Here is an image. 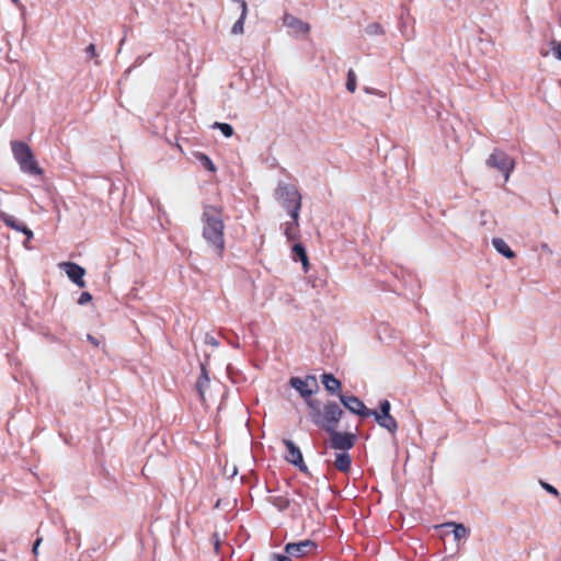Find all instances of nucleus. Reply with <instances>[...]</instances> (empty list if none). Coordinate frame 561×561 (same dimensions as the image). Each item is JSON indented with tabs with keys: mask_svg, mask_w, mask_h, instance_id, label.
Returning a JSON list of instances; mask_svg holds the SVG:
<instances>
[{
	"mask_svg": "<svg viewBox=\"0 0 561 561\" xmlns=\"http://www.w3.org/2000/svg\"><path fill=\"white\" fill-rule=\"evenodd\" d=\"M201 221L203 238L218 255H222L226 248L222 207L204 204Z\"/></svg>",
	"mask_w": 561,
	"mask_h": 561,
	"instance_id": "1",
	"label": "nucleus"
},
{
	"mask_svg": "<svg viewBox=\"0 0 561 561\" xmlns=\"http://www.w3.org/2000/svg\"><path fill=\"white\" fill-rule=\"evenodd\" d=\"M11 149L20 170L31 176H42L44 171L38 165L31 147L19 140L11 141Z\"/></svg>",
	"mask_w": 561,
	"mask_h": 561,
	"instance_id": "2",
	"label": "nucleus"
},
{
	"mask_svg": "<svg viewBox=\"0 0 561 561\" xmlns=\"http://www.w3.org/2000/svg\"><path fill=\"white\" fill-rule=\"evenodd\" d=\"M275 197L291 219L299 220L301 195L295 185L279 182L275 190Z\"/></svg>",
	"mask_w": 561,
	"mask_h": 561,
	"instance_id": "3",
	"label": "nucleus"
},
{
	"mask_svg": "<svg viewBox=\"0 0 561 561\" xmlns=\"http://www.w3.org/2000/svg\"><path fill=\"white\" fill-rule=\"evenodd\" d=\"M486 165L503 173L505 181L508 180L514 170L515 161L507 153L500 149H494L486 160Z\"/></svg>",
	"mask_w": 561,
	"mask_h": 561,
	"instance_id": "4",
	"label": "nucleus"
},
{
	"mask_svg": "<svg viewBox=\"0 0 561 561\" xmlns=\"http://www.w3.org/2000/svg\"><path fill=\"white\" fill-rule=\"evenodd\" d=\"M344 414L343 409L335 401H328L323 407L322 430L325 433L336 430Z\"/></svg>",
	"mask_w": 561,
	"mask_h": 561,
	"instance_id": "5",
	"label": "nucleus"
},
{
	"mask_svg": "<svg viewBox=\"0 0 561 561\" xmlns=\"http://www.w3.org/2000/svg\"><path fill=\"white\" fill-rule=\"evenodd\" d=\"M330 436V447L335 450L348 451L356 443L357 435L352 432H339L332 430L328 433Z\"/></svg>",
	"mask_w": 561,
	"mask_h": 561,
	"instance_id": "6",
	"label": "nucleus"
},
{
	"mask_svg": "<svg viewBox=\"0 0 561 561\" xmlns=\"http://www.w3.org/2000/svg\"><path fill=\"white\" fill-rule=\"evenodd\" d=\"M318 543L313 540L306 539L298 542H288L284 547V552L294 558H302L310 553L317 552Z\"/></svg>",
	"mask_w": 561,
	"mask_h": 561,
	"instance_id": "7",
	"label": "nucleus"
},
{
	"mask_svg": "<svg viewBox=\"0 0 561 561\" xmlns=\"http://www.w3.org/2000/svg\"><path fill=\"white\" fill-rule=\"evenodd\" d=\"M340 402L343 404L345 409H347L351 413L356 414L360 417H369L370 409H368L364 402L354 394H339Z\"/></svg>",
	"mask_w": 561,
	"mask_h": 561,
	"instance_id": "8",
	"label": "nucleus"
},
{
	"mask_svg": "<svg viewBox=\"0 0 561 561\" xmlns=\"http://www.w3.org/2000/svg\"><path fill=\"white\" fill-rule=\"evenodd\" d=\"M310 382L316 389H318V383L314 376H307L306 379L300 377H291L288 381L289 386L294 388L302 399L311 398L316 391L310 387Z\"/></svg>",
	"mask_w": 561,
	"mask_h": 561,
	"instance_id": "9",
	"label": "nucleus"
},
{
	"mask_svg": "<svg viewBox=\"0 0 561 561\" xmlns=\"http://www.w3.org/2000/svg\"><path fill=\"white\" fill-rule=\"evenodd\" d=\"M0 221H2L7 227L22 232L26 237L23 244L27 248V242L33 238V231L23 221H20L14 216L3 210H0Z\"/></svg>",
	"mask_w": 561,
	"mask_h": 561,
	"instance_id": "10",
	"label": "nucleus"
},
{
	"mask_svg": "<svg viewBox=\"0 0 561 561\" xmlns=\"http://www.w3.org/2000/svg\"><path fill=\"white\" fill-rule=\"evenodd\" d=\"M60 266L73 284L80 288L85 287V270L81 265L75 262H64L60 264Z\"/></svg>",
	"mask_w": 561,
	"mask_h": 561,
	"instance_id": "11",
	"label": "nucleus"
},
{
	"mask_svg": "<svg viewBox=\"0 0 561 561\" xmlns=\"http://www.w3.org/2000/svg\"><path fill=\"white\" fill-rule=\"evenodd\" d=\"M370 413L380 427L387 430L391 435L397 433L398 422L391 414H377L375 410H370Z\"/></svg>",
	"mask_w": 561,
	"mask_h": 561,
	"instance_id": "12",
	"label": "nucleus"
},
{
	"mask_svg": "<svg viewBox=\"0 0 561 561\" xmlns=\"http://www.w3.org/2000/svg\"><path fill=\"white\" fill-rule=\"evenodd\" d=\"M321 381L324 389L332 396H339L341 392L342 383L335 378V376L331 373H323L321 376Z\"/></svg>",
	"mask_w": 561,
	"mask_h": 561,
	"instance_id": "13",
	"label": "nucleus"
},
{
	"mask_svg": "<svg viewBox=\"0 0 561 561\" xmlns=\"http://www.w3.org/2000/svg\"><path fill=\"white\" fill-rule=\"evenodd\" d=\"M283 444L286 447L287 455L285 456L286 461L289 463H300L302 457V453L300 448L291 440V439H283Z\"/></svg>",
	"mask_w": 561,
	"mask_h": 561,
	"instance_id": "14",
	"label": "nucleus"
},
{
	"mask_svg": "<svg viewBox=\"0 0 561 561\" xmlns=\"http://www.w3.org/2000/svg\"><path fill=\"white\" fill-rule=\"evenodd\" d=\"M231 1L233 3H237L240 9V16L232 25L231 33L232 34H241V33H243V25H244V21H245L247 14H248V4H247L245 0H231Z\"/></svg>",
	"mask_w": 561,
	"mask_h": 561,
	"instance_id": "15",
	"label": "nucleus"
},
{
	"mask_svg": "<svg viewBox=\"0 0 561 561\" xmlns=\"http://www.w3.org/2000/svg\"><path fill=\"white\" fill-rule=\"evenodd\" d=\"M352 457L347 451L337 453L335 455L334 467L336 470L347 473L351 470Z\"/></svg>",
	"mask_w": 561,
	"mask_h": 561,
	"instance_id": "16",
	"label": "nucleus"
},
{
	"mask_svg": "<svg viewBox=\"0 0 561 561\" xmlns=\"http://www.w3.org/2000/svg\"><path fill=\"white\" fill-rule=\"evenodd\" d=\"M492 245L500 254L506 259H514L516 256L515 252L502 238H493Z\"/></svg>",
	"mask_w": 561,
	"mask_h": 561,
	"instance_id": "17",
	"label": "nucleus"
},
{
	"mask_svg": "<svg viewBox=\"0 0 561 561\" xmlns=\"http://www.w3.org/2000/svg\"><path fill=\"white\" fill-rule=\"evenodd\" d=\"M285 24L288 27L294 28L298 33H308L309 30H310V26H309L308 23L297 19L294 15H286L285 16Z\"/></svg>",
	"mask_w": 561,
	"mask_h": 561,
	"instance_id": "18",
	"label": "nucleus"
},
{
	"mask_svg": "<svg viewBox=\"0 0 561 561\" xmlns=\"http://www.w3.org/2000/svg\"><path fill=\"white\" fill-rule=\"evenodd\" d=\"M293 254L296 261H300L305 271L307 272V267L309 265L308 255L306 252V248L302 243L298 242L293 245Z\"/></svg>",
	"mask_w": 561,
	"mask_h": 561,
	"instance_id": "19",
	"label": "nucleus"
},
{
	"mask_svg": "<svg viewBox=\"0 0 561 561\" xmlns=\"http://www.w3.org/2000/svg\"><path fill=\"white\" fill-rule=\"evenodd\" d=\"M209 376L205 364H201V375L196 381V389L201 396L204 394V390L209 386Z\"/></svg>",
	"mask_w": 561,
	"mask_h": 561,
	"instance_id": "20",
	"label": "nucleus"
},
{
	"mask_svg": "<svg viewBox=\"0 0 561 561\" xmlns=\"http://www.w3.org/2000/svg\"><path fill=\"white\" fill-rule=\"evenodd\" d=\"M444 526L453 527V534H454V538L456 540L466 538L469 534L468 528L463 524H457V523L450 522V523H446Z\"/></svg>",
	"mask_w": 561,
	"mask_h": 561,
	"instance_id": "21",
	"label": "nucleus"
},
{
	"mask_svg": "<svg viewBox=\"0 0 561 561\" xmlns=\"http://www.w3.org/2000/svg\"><path fill=\"white\" fill-rule=\"evenodd\" d=\"M267 502L275 506L279 512H285L290 506V500L286 496H270Z\"/></svg>",
	"mask_w": 561,
	"mask_h": 561,
	"instance_id": "22",
	"label": "nucleus"
},
{
	"mask_svg": "<svg viewBox=\"0 0 561 561\" xmlns=\"http://www.w3.org/2000/svg\"><path fill=\"white\" fill-rule=\"evenodd\" d=\"M195 159L197 160V162L207 171L209 172H216V165L214 164V162L211 161V159L204 152H196L195 154Z\"/></svg>",
	"mask_w": 561,
	"mask_h": 561,
	"instance_id": "23",
	"label": "nucleus"
},
{
	"mask_svg": "<svg viewBox=\"0 0 561 561\" xmlns=\"http://www.w3.org/2000/svg\"><path fill=\"white\" fill-rule=\"evenodd\" d=\"M298 220H294L291 222L286 224L285 236L288 241H294L298 237Z\"/></svg>",
	"mask_w": 561,
	"mask_h": 561,
	"instance_id": "24",
	"label": "nucleus"
},
{
	"mask_svg": "<svg viewBox=\"0 0 561 561\" xmlns=\"http://www.w3.org/2000/svg\"><path fill=\"white\" fill-rule=\"evenodd\" d=\"M357 88V77L353 69H350L347 71V79H346V89L351 93H354Z\"/></svg>",
	"mask_w": 561,
	"mask_h": 561,
	"instance_id": "25",
	"label": "nucleus"
},
{
	"mask_svg": "<svg viewBox=\"0 0 561 561\" xmlns=\"http://www.w3.org/2000/svg\"><path fill=\"white\" fill-rule=\"evenodd\" d=\"M213 128L219 129L226 138H229L233 135V127L228 123L216 122L214 123Z\"/></svg>",
	"mask_w": 561,
	"mask_h": 561,
	"instance_id": "26",
	"label": "nucleus"
},
{
	"mask_svg": "<svg viewBox=\"0 0 561 561\" xmlns=\"http://www.w3.org/2000/svg\"><path fill=\"white\" fill-rule=\"evenodd\" d=\"M365 33L369 36L382 35L385 33V30L381 26V24L374 22L365 27Z\"/></svg>",
	"mask_w": 561,
	"mask_h": 561,
	"instance_id": "27",
	"label": "nucleus"
},
{
	"mask_svg": "<svg viewBox=\"0 0 561 561\" xmlns=\"http://www.w3.org/2000/svg\"><path fill=\"white\" fill-rule=\"evenodd\" d=\"M310 419L312 423L322 430V423H323V410L319 409L313 412H309Z\"/></svg>",
	"mask_w": 561,
	"mask_h": 561,
	"instance_id": "28",
	"label": "nucleus"
},
{
	"mask_svg": "<svg viewBox=\"0 0 561 561\" xmlns=\"http://www.w3.org/2000/svg\"><path fill=\"white\" fill-rule=\"evenodd\" d=\"M391 404L388 400H381L378 404V410H375L377 414H390Z\"/></svg>",
	"mask_w": 561,
	"mask_h": 561,
	"instance_id": "29",
	"label": "nucleus"
},
{
	"mask_svg": "<svg viewBox=\"0 0 561 561\" xmlns=\"http://www.w3.org/2000/svg\"><path fill=\"white\" fill-rule=\"evenodd\" d=\"M293 556L287 553H273L271 557V561H293Z\"/></svg>",
	"mask_w": 561,
	"mask_h": 561,
	"instance_id": "30",
	"label": "nucleus"
},
{
	"mask_svg": "<svg viewBox=\"0 0 561 561\" xmlns=\"http://www.w3.org/2000/svg\"><path fill=\"white\" fill-rule=\"evenodd\" d=\"M540 485L548 493H550V494H552L554 496H559V491L553 485L549 484L548 482H545V481L540 480Z\"/></svg>",
	"mask_w": 561,
	"mask_h": 561,
	"instance_id": "31",
	"label": "nucleus"
},
{
	"mask_svg": "<svg viewBox=\"0 0 561 561\" xmlns=\"http://www.w3.org/2000/svg\"><path fill=\"white\" fill-rule=\"evenodd\" d=\"M92 300V295L89 291H83L79 296L78 304L83 306Z\"/></svg>",
	"mask_w": 561,
	"mask_h": 561,
	"instance_id": "32",
	"label": "nucleus"
},
{
	"mask_svg": "<svg viewBox=\"0 0 561 561\" xmlns=\"http://www.w3.org/2000/svg\"><path fill=\"white\" fill-rule=\"evenodd\" d=\"M305 400H306L307 407L309 408L310 412H313V411H317V410L321 409L319 401L313 400L311 398L305 399Z\"/></svg>",
	"mask_w": 561,
	"mask_h": 561,
	"instance_id": "33",
	"label": "nucleus"
},
{
	"mask_svg": "<svg viewBox=\"0 0 561 561\" xmlns=\"http://www.w3.org/2000/svg\"><path fill=\"white\" fill-rule=\"evenodd\" d=\"M363 90H364L365 93L375 94V95H378L380 98H386V93L380 91V90H377V89H374V88H369V87H365Z\"/></svg>",
	"mask_w": 561,
	"mask_h": 561,
	"instance_id": "34",
	"label": "nucleus"
},
{
	"mask_svg": "<svg viewBox=\"0 0 561 561\" xmlns=\"http://www.w3.org/2000/svg\"><path fill=\"white\" fill-rule=\"evenodd\" d=\"M205 343L209 344V345H211L214 347H218L219 344H220L219 341L215 336L210 335L209 333H207L205 335Z\"/></svg>",
	"mask_w": 561,
	"mask_h": 561,
	"instance_id": "35",
	"label": "nucleus"
},
{
	"mask_svg": "<svg viewBox=\"0 0 561 561\" xmlns=\"http://www.w3.org/2000/svg\"><path fill=\"white\" fill-rule=\"evenodd\" d=\"M85 54H87L88 58H96L95 45L94 44L88 45V47L85 48Z\"/></svg>",
	"mask_w": 561,
	"mask_h": 561,
	"instance_id": "36",
	"label": "nucleus"
},
{
	"mask_svg": "<svg viewBox=\"0 0 561 561\" xmlns=\"http://www.w3.org/2000/svg\"><path fill=\"white\" fill-rule=\"evenodd\" d=\"M553 54H554L556 58L561 60V42L553 43Z\"/></svg>",
	"mask_w": 561,
	"mask_h": 561,
	"instance_id": "37",
	"label": "nucleus"
},
{
	"mask_svg": "<svg viewBox=\"0 0 561 561\" xmlns=\"http://www.w3.org/2000/svg\"><path fill=\"white\" fill-rule=\"evenodd\" d=\"M293 466L297 467L301 472L309 474V469L307 465L305 463L304 459H301L300 463H294Z\"/></svg>",
	"mask_w": 561,
	"mask_h": 561,
	"instance_id": "38",
	"label": "nucleus"
},
{
	"mask_svg": "<svg viewBox=\"0 0 561 561\" xmlns=\"http://www.w3.org/2000/svg\"><path fill=\"white\" fill-rule=\"evenodd\" d=\"M42 542V538H37L34 543H33V548H32V552L34 556H37L38 554V547Z\"/></svg>",
	"mask_w": 561,
	"mask_h": 561,
	"instance_id": "39",
	"label": "nucleus"
},
{
	"mask_svg": "<svg viewBox=\"0 0 561 561\" xmlns=\"http://www.w3.org/2000/svg\"><path fill=\"white\" fill-rule=\"evenodd\" d=\"M87 340L96 347L100 345V341L94 335L88 334Z\"/></svg>",
	"mask_w": 561,
	"mask_h": 561,
	"instance_id": "40",
	"label": "nucleus"
},
{
	"mask_svg": "<svg viewBox=\"0 0 561 561\" xmlns=\"http://www.w3.org/2000/svg\"><path fill=\"white\" fill-rule=\"evenodd\" d=\"M213 539H214L215 549L218 550L219 549V537H218V534L215 533L213 535Z\"/></svg>",
	"mask_w": 561,
	"mask_h": 561,
	"instance_id": "41",
	"label": "nucleus"
},
{
	"mask_svg": "<svg viewBox=\"0 0 561 561\" xmlns=\"http://www.w3.org/2000/svg\"><path fill=\"white\" fill-rule=\"evenodd\" d=\"M75 545H76L77 547H79V545H80V543H79V539H78L77 537L75 538Z\"/></svg>",
	"mask_w": 561,
	"mask_h": 561,
	"instance_id": "42",
	"label": "nucleus"
},
{
	"mask_svg": "<svg viewBox=\"0 0 561 561\" xmlns=\"http://www.w3.org/2000/svg\"><path fill=\"white\" fill-rule=\"evenodd\" d=\"M14 4L19 5L20 4V0H11Z\"/></svg>",
	"mask_w": 561,
	"mask_h": 561,
	"instance_id": "43",
	"label": "nucleus"
},
{
	"mask_svg": "<svg viewBox=\"0 0 561 561\" xmlns=\"http://www.w3.org/2000/svg\"><path fill=\"white\" fill-rule=\"evenodd\" d=\"M295 493L299 496H302L301 492L299 490H296Z\"/></svg>",
	"mask_w": 561,
	"mask_h": 561,
	"instance_id": "44",
	"label": "nucleus"
},
{
	"mask_svg": "<svg viewBox=\"0 0 561 561\" xmlns=\"http://www.w3.org/2000/svg\"><path fill=\"white\" fill-rule=\"evenodd\" d=\"M66 540H67V541H70V540H71V537L69 536V534H68V533H67Z\"/></svg>",
	"mask_w": 561,
	"mask_h": 561,
	"instance_id": "45",
	"label": "nucleus"
},
{
	"mask_svg": "<svg viewBox=\"0 0 561 561\" xmlns=\"http://www.w3.org/2000/svg\"><path fill=\"white\" fill-rule=\"evenodd\" d=\"M0 561H4V560H1V559H0Z\"/></svg>",
	"mask_w": 561,
	"mask_h": 561,
	"instance_id": "46",
	"label": "nucleus"
}]
</instances>
